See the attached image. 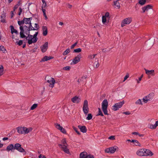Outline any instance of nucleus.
<instances>
[{
	"label": "nucleus",
	"instance_id": "1",
	"mask_svg": "<svg viewBox=\"0 0 158 158\" xmlns=\"http://www.w3.org/2000/svg\"><path fill=\"white\" fill-rule=\"evenodd\" d=\"M136 154L139 156H152L153 154L149 150L144 148L140 149L138 150L136 152Z\"/></svg>",
	"mask_w": 158,
	"mask_h": 158
},
{
	"label": "nucleus",
	"instance_id": "2",
	"mask_svg": "<svg viewBox=\"0 0 158 158\" xmlns=\"http://www.w3.org/2000/svg\"><path fill=\"white\" fill-rule=\"evenodd\" d=\"M19 29L20 30V37L21 38H26V36L24 35V33L27 35L28 36H30L31 37L32 36L30 34L28 27H27V26L25 25L24 26H20Z\"/></svg>",
	"mask_w": 158,
	"mask_h": 158
},
{
	"label": "nucleus",
	"instance_id": "3",
	"mask_svg": "<svg viewBox=\"0 0 158 158\" xmlns=\"http://www.w3.org/2000/svg\"><path fill=\"white\" fill-rule=\"evenodd\" d=\"M38 34V32H36L33 35H31V37L30 36L26 37V39L28 40L27 42L29 44H31L32 43H35L38 40L37 37Z\"/></svg>",
	"mask_w": 158,
	"mask_h": 158
},
{
	"label": "nucleus",
	"instance_id": "4",
	"mask_svg": "<svg viewBox=\"0 0 158 158\" xmlns=\"http://www.w3.org/2000/svg\"><path fill=\"white\" fill-rule=\"evenodd\" d=\"M45 80L49 84V86L50 87L53 88L54 87V84L55 83V81L54 78L47 76H46Z\"/></svg>",
	"mask_w": 158,
	"mask_h": 158
},
{
	"label": "nucleus",
	"instance_id": "5",
	"mask_svg": "<svg viewBox=\"0 0 158 158\" xmlns=\"http://www.w3.org/2000/svg\"><path fill=\"white\" fill-rule=\"evenodd\" d=\"M14 150H16L18 152L24 153V154H26V152L22 147L21 145L19 143H16L14 145Z\"/></svg>",
	"mask_w": 158,
	"mask_h": 158
},
{
	"label": "nucleus",
	"instance_id": "6",
	"mask_svg": "<svg viewBox=\"0 0 158 158\" xmlns=\"http://www.w3.org/2000/svg\"><path fill=\"white\" fill-rule=\"evenodd\" d=\"M82 109L85 114H87L89 112V109L88 106V102L86 100H85L84 101Z\"/></svg>",
	"mask_w": 158,
	"mask_h": 158
},
{
	"label": "nucleus",
	"instance_id": "7",
	"mask_svg": "<svg viewBox=\"0 0 158 158\" xmlns=\"http://www.w3.org/2000/svg\"><path fill=\"white\" fill-rule=\"evenodd\" d=\"M124 103V101H123L122 102L115 103L112 106V110L114 111L118 110L123 106Z\"/></svg>",
	"mask_w": 158,
	"mask_h": 158
},
{
	"label": "nucleus",
	"instance_id": "8",
	"mask_svg": "<svg viewBox=\"0 0 158 158\" xmlns=\"http://www.w3.org/2000/svg\"><path fill=\"white\" fill-rule=\"evenodd\" d=\"M132 21L131 18L128 17L124 19L121 23V26L122 27L124 26L126 24H129Z\"/></svg>",
	"mask_w": 158,
	"mask_h": 158
},
{
	"label": "nucleus",
	"instance_id": "9",
	"mask_svg": "<svg viewBox=\"0 0 158 158\" xmlns=\"http://www.w3.org/2000/svg\"><path fill=\"white\" fill-rule=\"evenodd\" d=\"M153 93L150 94L143 98V101L145 103H146L148 101L152 100L153 98Z\"/></svg>",
	"mask_w": 158,
	"mask_h": 158
},
{
	"label": "nucleus",
	"instance_id": "10",
	"mask_svg": "<svg viewBox=\"0 0 158 158\" xmlns=\"http://www.w3.org/2000/svg\"><path fill=\"white\" fill-rule=\"evenodd\" d=\"M117 148V146L110 147L106 149L105 150V152L107 153H113L115 151Z\"/></svg>",
	"mask_w": 158,
	"mask_h": 158
},
{
	"label": "nucleus",
	"instance_id": "11",
	"mask_svg": "<svg viewBox=\"0 0 158 158\" xmlns=\"http://www.w3.org/2000/svg\"><path fill=\"white\" fill-rule=\"evenodd\" d=\"M59 147L63 149V150L65 153L68 154L70 153L69 150L68 148L67 145L62 144H58Z\"/></svg>",
	"mask_w": 158,
	"mask_h": 158
},
{
	"label": "nucleus",
	"instance_id": "12",
	"mask_svg": "<svg viewBox=\"0 0 158 158\" xmlns=\"http://www.w3.org/2000/svg\"><path fill=\"white\" fill-rule=\"evenodd\" d=\"M81 58V54L78 55L76 56L73 59V61L71 63V64H72V63L74 64H76L79 62L80 60V59Z\"/></svg>",
	"mask_w": 158,
	"mask_h": 158
},
{
	"label": "nucleus",
	"instance_id": "13",
	"mask_svg": "<svg viewBox=\"0 0 158 158\" xmlns=\"http://www.w3.org/2000/svg\"><path fill=\"white\" fill-rule=\"evenodd\" d=\"M48 47V42H46L43 45L40 47L41 51L43 52H46Z\"/></svg>",
	"mask_w": 158,
	"mask_h": 158
},
{
	"label": "nucleus",
	"instance_id": "14",
	"mask_svg": "<svg viewBox=\"0 0 158 158\" xmlns=\"http://www.w3.org/2000/svg\"><path fill=\"white\" fill-rule=\"evenodd\" d=\"M86 77L84 76H82L78 78L77 81L78 84H79L81 83L82 84H85L86 82Z\"/></svg>",
	"mask_w": 158,
	"mask_h": 158
},
{
	"label": "nucleus",
	"instance_id": "15",
	"mask_svg": "<svg viewBox=\"0 0 158 158\" xmlns=\"http://www.w3.org/2000/svg\"><path fill=\"white\" fill-rule=\"evenodd\" d=\"M71 101L73 103H78L81 101V98L76 96L72 98Z\"/></svg>",
	"mask_w": 158,
	"mask_h": 158
},
{
	"label": "nucleus",
	"instance_id": "16",
	"mask_svg": "<svg viewBox=\"0 0 158 158\" xmlns=\"http://www.w3.org/2000/svg\"><path fill=\"white\" fill-rule=\"evenodd\" d=\"M102 109L107 108L108 106V102L106 99H104L102 103Z\"/></svg>",
	"mask_w": 158,
	"mask_h": 158
},
{
	"label": "nucleus",
	"instance_id": "17",
	"mask_svg": "<svg viewBox=\"0 0 158 158\" xmlns=\"http://www.w3.org/2000/svg\"><path fill=\"white\" fill-rule=\"evenodd\" d=\"M78 127L80 129V131L82 133H85L86 132L87 129L85 126L78 125Z\"/></svg>",
	"mask_w": 158,
	"mask_h": 158
},
{
	"label": "nucleus",
	"instance_id": "18",
	"mask_svg": "<svg viewBox=\"0 0 158 158\" xmlns=\"http://www.w3.org/2000/svg\"><path fill=\"white\" fill-rule=\"evenodd\" d=\"M157 126H158V121H156L154 124H148V127L151 129H155Z\"/></svg>",
	"mask_w": 158,
	"mask_h": 158
},
{
	"label": "nucleus",
	"instance_id": "19",
	"mask_svg": "<svg viewBox=\"0 0 158 158\" xmlns=\"http://www.w3.org/2000/svg\"><path fill=\"white\" fill-rule=\"evenodd\" d=\"M32 19V17H30L29 18H26L25 17H24L23 18V21H24V23L26 24H30V23H31V21Z\"/></svg>",
	"mask_w": 158,
	"mask_h": 158
},
{
	"label": "nucleus",
	"instance_id": "20",
	"mask_svg": "<svg viewBox=\"0 0 158 158\" xmlns=\"http://www.w3.org/2000/svg\"><path fill=\"white\" fill-rule=\"evenodd\" d=\"M145 71V73L148 75H152L153 76L154 75V70L153 69L150 70H148L144 69Z\"/></svg>",
	"mask_w": 158,
	"mask_h": 158
},
{
	"label": "nucleus",
	"instance_id": "21",
	"mask_svg": "<svg viewBox=\"0 0 158 158\" xmlns=\"http://www.w3.org/2000/svg\"><path fill=\"white\" fill-rule=\"evenodd\" d=\"M53 58V57L52 56H45L42 59L40 62H44L45 61H47L50 59H52Z\"/></svg>",
	"mask_w": 158,
	"mask_h": 158
},
{
	"label": "nucleus",
	"instance_id": "22",
	"mask_svg": "<svg viewBox=\"0 0 158 158\" xmlns=\"http://www.w3.org/2000/svg\"><path fill=\"white\" fill-rule=\"evenodd\" d=\"M43 31V35L44 36H46L48 34V29L47 27L46 26H43L42 27Z\"/></svg>",
	"mask_w": 158,
	"mask_h": 158
},
{
	"label": "nucleus",
	"instance_id": "23",
	"mask_svg": "<svg viewBox=\"0 0 158 158\" xmlns=\"http://www.w3.org/2000/svg\"><path fill=\"white\" fill-rule=\"evenodd\" d=\"M14 150V145L11 144L9 145L6 148V150L9 152L10 151H12V150Z\"/></svg>",
	"mask_w": 158,
	"mask_h": 158
},
{
	"label": "nucleus",
	"instance_id": "24",
	"mask_svg": "<svg viewBox=\"0 0 158 158\" xmlns=\"http://www.w3.org/2000/svg\"><path fill=\"white\" fill-rule=\"evenodd\" d=\"M32 128L31 127L27 128L25 127H24V134H27L31 131Z\"/></svg>",
	"mask_w": 158,
	"mask_h": 158
},
{
	"label": "nucleus",
	"instance_id": "25",
	"mask_svg": "<svg viewBox=\"0 0 158 158\" xmlns=\"http://www.w3.org/2000/svg\"><path fill=\"white\" fill-rule=\"evenodd\" d=\"M86 152H81L80 155V158H86L88 156Z\"/></svg>",
	"mask_w": 158,
	"mask_h": 158
},
{
	"label": "nucleus",
	"instance_id": "26",
	"mask_svg": "<svg viewBox=\"0 0 158 158\" xmlns=\"http://www.w3.org/2000/svg\"><path fill=\"white\" fill-rule=\"evenodd\" d=\"M131 142L133 143V144L136 146H141L140 143L137 140L132 139L131 140Z\"/></svg>",
	"mask_w": 158,
	"mask_h": 158
},
{
	"label": "nucleus",
	"instance_id": "27",
	"mask_svg": "<svg viewBox=\"0 0 158 158\" xmlns=\"http://www.w3.org/2000/svg\"><path fill=\"white\" fill-rule=\"evenodd\" d=\"M18 128V132L21 134H24V127H19Z\"/></svg>",
	"mask_w": 158,
	"mask_h": 158
},
{
	"label": "nucleus",
	"instance_id": "28",
	"mask_svg": "<svg viewBox=\"0 0 158 158\" xmlns=\"http://www.w3.org/2000/svg\"><path fill=\"white\" fill-rule=\"evenodd\" d=\"M5 17H6V13H3L1 16V22H2L3 23H6V20H5Z\"/></svg>",
	"mask_w": 158,
	"mask_h": 158
},
{
	"label": "nucleus",
	"instance_id": "29",
	"mask_svg": "<svg viewBox=\"0 0 158 158\" xmlns=\"http://www.w3.org/2000/svg\"><path fill=\"white\" fill-rule=\"evenodd\" d=\"M114 6L115 8H117L119 9L120 7L119 3L118 2V0H117L116 1H114Z\"/></svg>",
	"mask_w": 158,
	"mask_h": 158
},
{
	"label": "nucleus",
	"instance_id": "30",
	"mask_svg": "<svg viewBox=\"0 0 158 158\" xmlns=\"http://www.w3.org/2000/svg\"><path fill=\"white\" fill-rule=\"evenodd\" d=\"M10 27L11 29V33L12 34H13L14 33H15L16 34H18V32L17 31V30L14 29L13 26H10Z\"/></svg>",
	"mask_w": 158,
	"mask_h": 158
},
{
	"label": "nucleus",
	"instance_id": "31",
	"mask_svg": "<svg viewBox=\"0 0 158 158\" xmlns=\"http://www.w3.org/2000/svg\"><path fill=\"white\" fill-rule=\"evenodd\" d=\"M146 0H139L138 3L140 5L142 6L145 5L146 4Z\"/></svg>",
	"mask_w": 158,
	"mask_h": 158
},
{
	"label": "nucleus",
	"instance_id": "32",
	"mask_svg": "<svg viewBox=\"0 0 158 158\" xmlns=\"http://www.w3.org/2000/svg\"><path fill=\"white\" fill-rule=\"evenodd\" d=\"M102 22L103 24L106 25L107 22H106V18L102 16Z\"/></svg>",
	"mask_w": 158,
	"mask_h": 158
},
{
	"label": "nucleus",
	"instance_id": "33",
	"mask_svg": "<svg viewBox=\"0 0 158 158\" xmlns=\"http://www.w3.org/2000/svg\"><path fill=\"white\" fill-rule=\"evenodd\" d=\"M2 51L3 53H5L6 50L4 47L2 45L0 46V51Z\"/></svg>",
	"mask_w": 158,
	"mask_h": 158
},
{
	"label": "nucleus",
	"instance_id": "34",
	"mask_svg": "<svg viewBox=\"0 0 158 158\" xmlns=\"http://www.w3.org/2000/svg\"><path fill=\"white\" fill-rule=\"evenodd\" d=\"M70 49L68 48L62 54L64 56H65L69 54L70 52Z\"/></svg>",
	"mask_w": 158,
	"mask_h": 158
},
{
	"label": "nucleus",
	"instance_id": "35",
	"mask_svg": "<svg viewBox=\"0 0 158 158\" xmlns=\"http://www.w3.org/2000/svg\"><path fill=\"white\" fill-rule=\"evenodd\" d=\"M3 67L2 65H0V76L3 74Z\"/></svg>",
	"mask_w": 158,
	"mask_h": 158
},
{
	"label": "nucleus",
	"instance_id": "36",
	"mask_svg": "<svg viewBox=\"0 0 158 158\" xmlns=\"http://www.w3.org/2000/svg\"><path fill=\"white\" fill-rule=\"evenodd\" d=\"M24 21H23V20H22L21 21H18V25L20 26H22L24 23Z\"/></svg>",
	"mask_w": 158,
	"mask_h": 158
},
{
	"label": "nucleus",
	"instance_id": "37",
	"mask_svg": "<svg viewBox=\"0 0 158 158\" xmlns=\"http://www.w3.org/2000/svg\"><path fill=\"white\" fill-rule=\"evenodd\" d=\"M38 104H33L31 107L30 110H32L35 109L37 106Z\"/></svg>",
	"mask_w": 158,
	"mask_h": 158
},
{
	"label": "nucleus",
	"instance_id": "38",
	"mask_svg": "<svg viewBox=\"0 0 158 158\" xmlns=\"http://www.w3.org/2000/svg\"><path fill=\"white\" fill-rule=\"evenodd\" d=\"M29 25L28 28L30 31L32 30H35V28L32 27L31 23Z\"/></svg>",
	"mask_w": 158,
	"mask_h": 158
},
{
	"label": "nucleus",
	"instance_id": "39",
	"mask_svg": "<svg viewBox=\"0 0 158 158\" xmlns=\"http://www.w3.org/2000/svg\"><path fill=\"white\" fill-rule=\"evenodd\" d=\"M145 6L146 8L147 11L149 9H152V6L151 5H148Z\"/></svg>",
	"mask_w": 158,
	"mask_h": 158
},
{
	"label": "nucleus",
	"instance_id": "40",
	"mask_svg": "<svg viewBox=\"0 0 158 158\" xmlns=\"http://www.w3.org/2000/svg\"><path fill=\"white\" fill-rule=\"evenodd\" d=\"M92 118V116L91 114H89L86 118V119L88 120H90Z\"/></svg>",
	"mask_w": 158,
	"mask_h": 158
},
{
	"label": "nucleus",
	"instance_id": "41",
	"mask_svg": "<svg viewBox=\"0 0 158 158\" xmlns=\"http://www.w3.org/2000/svg\"><path fill=\"white\" fill-rule=\"evenodd\" d=\"M96 55V54L93 55H89L88 56V58L91 60L93 59L94 58Z\"/></svg>",
	"mask_w": 158,
	"mask_h": 158
},
{
	"label": "nucleus",
	"instance_id": "42",
	"mask_svg": "<svg viewBox=\"0 0 158 158\" xmlns=\"http://www.w3.org/2000/svg\"><path fill=\"white\" fill-rule=\"evenodd\" d=\"M81 48H79L74 49L73 51V52L75 53H78L81 52Z\"/></svg>",
	"mask_w": 158,
	"mask_h": 158
},
{
	"label": "nucleus",
	"instance_id": "43",
	"mask_svg": "<svg viewBox=\"0 0 158 158\" xmlns=\"http://www.w3.org/2000/svg\"><path fill=\"white\" fill-rule=\"evenodd\" d=\"M98 114L97 115H101L102 116H103V113H102L100 108H98Z\"/></svg>",
	"mask_w": 158,
	"mask_h": 158
},
{
	"label": "nucleus",
	"instance_id": "44",
	"mask_svg": "<svg viewBox=\"0 0 158 158\" xmlns=\"http://www.w3.org/2000/svg\"><path fill=\"white\" fill-rule=\"evenodd\" d=\"M73 130L76 131V132L79 135L81 134V133L79 131H78V129L75 127H73Z\"/></svg>",
	"mask_w": 158,
	"mask_h": 158
},
{
	"label": "nucleus",
	"instance_id": "45",
	"mask_svg": "<svg viewBox=\"0 0 158 158\" xmlns=\"http://www.w3.org/2000/svg\"><path fill=\"white\" fill-rule=\"evenodd\" d=\"M105 115H108V111L107 110V108L102 109Z\"/></svg>",
	"mask_w": 158,
	"mask_h": 158
},
{
	"label": "nucleus",
	"instance_id": "46",
	"mask_svg": "<svg viewBox=\"0 0 158 158\" xmlns=\"http://www.w3.org/2000/svg\"><path fill=\"white\" fill-rule=\"evenodd\" d=\"M55 125L56 127L58 129L60 130V129L61 128V127L60 124L56 123L55 124Z\"/></svg>",
	"mask_w": 158,
	"mask_h": 158
},
{
	"label": "nucleus",
	"instance_id": "47",
	"mask_svg": "<svg viewBox=\"0 0 158 158\" xmlns=\"http://www.w3.org/2000/svg\"><path fill=\"white\" fill-rule=\"evenodd\" d=\"M135 104L137 105H142L141 101L140 99H139L136 102Z\"/></svg>",
	"mask_w": 158,
	"mask_h": 158
},
{
	"label": "nucleus",
	"instance_id": "48",
	"mask_svg": "<svg viewBox=\"0 0 158 158\" xmlns=\"http://www.w3.org/2000/svg\"><path fill=\"white\" fill-rule=\"evenodd\" d=\"M60 130L62 133L64 134H66V132L65 129L63 128L62 127H61V128L60 129Z\"/></svg>",
	"mask_w": 158,
	"mask_h": 158
},
{
	"label": "nucleus",
	"instance_id": "49",
	"mask_svg": "<svg viewBox=\"0 0 158 158\" xmlns=\"http://www.w3.org/2000/svg\"><path fill=\"white\" fill-rule=\"evenodd\" d=\"M34 28H35V30H38L39 28L38 24L36 23H35V27Z\"/></svg>",
	"mask_w": 158,
	"mask_h": 158
},
{
	"label": "nucleus",
	"instance_id": "50",
	"mask_svg": "<svg viewBox=\"0 0 158 158\" xmlns=\"http://www.w3.org/2000/svg\"><path fill=\"white\" fill-rule=\"evenodd\" d=\"M70 67L69 66H67L63 68V69L65 70H69L70 69Z\"/></svg>",
	"mask_w": 158,
	"mask_h": 158
},
{
	"label": "nucleus",
	"instance_id": "51",
	"mask_svg": "<svg viewBox=\"0 0 158 158\" xmlns=\"http://www.w3.org/2000/svg\"><path fill=\"white\" fill-rule=\"evenodd\" d=\"M109 13L108 12H106L105 13L104 15L103 16L105 17L106 18H107L109 17V18L110 17H109Z\"/></svg>",
	"mask_w": 158,
	"mask_h": 158
},
{
	"label": "nucleus",
	"instance_id": "52",
	"mask_svg": "<svg viewBox=\"0 0 158 158\" xmlns=\"http://www.w3.org/2000/svg\"><path fill=\"white\" fill-rule=\"evenodd\" d=\"M37 47H35V48H34L33 49H32L30 51V52H31V53H34V52H36L37 49Z\"/></svg>",
	"mask_w": 158,
	"mask_h": 158
},
{
	"label": "nucleus",
	"instance_id": "53",
	"mask_svg": "<svg viewBox=\"0 0 158 158\" xmlns=\"http://www.w3.org/2000/svg\"><path fill=\"white\" fill-rule=\"evenodd\" d=\"M62 143L63 144H66L67 145L66 143V141L65 138L62 141Z\"/></svg>",
	"mask_w": 158,
	"mask_h": 158
},
{
	"label": "nucleus",
	"instance_id": "54",
	"mask_svg": "<svg viewBox=\"0 0 158 158\" xmlns=\"http://www.w3.org/2000/svg\"><path fill=\"white\" fill-rule=\"evenodd\" d=\"M19 6V4H17L15 5L14 7V11H15L16 9Z\"/></svg>",
	"mask_w": 158,
	"mask_h": 158
},
{
	"label": "nucleus",
	"instance_id": "55",
	"mask_svg": "<svg viewBox=\"0 0 158 158\" xmlns=\"http://www.w3.org/2000/svg\"><path fill=\"white\" fill-rule=\"evenodd\" d=\"M108 139L110 140H113L115 139V136H111L109 137Z\"/></svg>",
	"mask_w": 158,
	"mask_h": 158
},
{
	"label": "nucleus",
	"instance_id": "56",
	"mask_svg": "<svg viewBox=\"0 0 158 158\" xmlns=\"http://www.w3.org/2000/svg\"><path fill=\"white\" fill-rule=\"evenodd\" d=\"M142 12L144 13L146 11H147L146 8L145 6H144L142 8Z\"/></svg>",
	"mask_w": 158,
	"mask_h": 158
},
{
	"label": "nucleus",
	"instance_id": "57",
	"mask_svg": "<svg viewBox=\"0 0 158 158\" xmlns=\"http://www.w3.org/2000/svg\"><path fill=\"white\" fill-rule=\"evenodd\" d=\"M77 44V42H76L74 44H73L70 47L71 48L73 49L74 48V47Z\"/></svg>",
	"mask_w": 158,
	"mask_h": 158
},
{
	"label": "nucleus",
	"instance_id": "58",
	"mask_svg": "<svg viewBox=\"0 0 158 158\" xmlns=\"http://www.w3.org/2000/svg\"><path fill=\"white\" fill-rule=\"evenodd\" d=\"M22 44L23 41L22 40H20L18 42L17 44H18L19 46H20Z\"/></svg>",
	"mask_w": 158,
	"mask_h": 158
},
{
	"label": "nucleus",
	"instance_id": "59",
	"mask_svg": "<svg viewBox=\"0 0 158 158\" xmlns=\"http://www.w3.org/2000/svg\"><path fill=\"white\" fill-rule=\"evenodd\" d=\"M129 77V75L128 74H126V75L125 76L124 78V80L123 81H125Z\"/></svg>",
	"mask_w": 158,
	"mask_h": 158
},
{
	"label": "nucleus",
	"instance_id": "60",
	"mask_svg": "<svg viewBox=\"0 0 158 158\" xmlns=\"http://www.w3.org/2000/svg\"><path fill=\"white\" fill-rule=\"evenodd\" d=\"M19 12L18 13V15H20L21 14V12L22 11V9L21 8V7H19Z\"/></svg>",
	"mask_w": 158,
	"mask_h": 158
},
{
	"label": "nucleus",
	"instance_id": "61",
	"mask_svg": "<svg viewBox=\"0 0 158 158\" xmlns=\"http://www.w3.org/2000/svg\"><path fill=\"white\" fill-rule=\"evenodd\" d=\"M86 158H94V157L93 155L89 154L88 155Z\"/></svg>",
	"mask_w": 158,
	"mask_h": 158
},
{
	"label": "nucleus",
	"instance_id": "62",
	"mask_svg": "<svg viewBox=\"0 0 158 158\" xmlns=\"http://www.w3.org/2000/svg\"><path fill=\"white\" fill-rule=\"evenodd\" d=\"M123 114H126V115H129L130 114V113L129 111H126V112H123Z\"/></svg>",
	"mask_w": 158,
	"mask_h": 158
},
{
	"label": "nucleus",
	"instance_id": "63",
	"mask_svg": "<svg viewBox=\"0 0 158 158\" xmlns=\"http://www.w3.org/2000/svg\"><path fill=\"white\" fill-rule=\"evenodd\" d=\"M46 6H47L46 3L43 4L41 7V8H45L46 7Z\"/></svg>",
	"mask_w": 158,
	"mask_h": 158
},
{
	"label": "nucleus",
	"instance_id": "64",
	"mask_svg": "<svg viewBox=\"0 0 158 158\" xmlns=\"http://www.w3.org/2000/svg\"><path fill=\"white\" fill-rule=\"evenodd\" d=\"M41 10L43 13V15L46 14L45 12L46 10L44 9L43 8H42Z\"/></svg>",
	"mask_w": 158,
	"mask_h": 158
}]
</instances>
